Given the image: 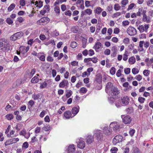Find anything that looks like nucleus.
<instances>
[{
	"label": "nucleus",
	"instance_id": "obj_1",
	"mask_svg": "<svg viewBox=\"0 0 153 153\" xmlns=\"http://www.w3.org/2000/svg\"><path fill=\"white\" fill-rule=\"evenodd\" d=\"M105 92L108 94L113 97H117L120 93V91L116 86L113 85L111 82H108L106 84L105 88Z\"/></svg>",
	"mask_w": 153,
	"mask_h": 153
},
{
	"label": "nucleus",
	"instance_id": "obj_2",
	"mask_svg": "<svg viewBox=\"0 0 153 153\" xmlns=\"http://www.w3.org/2000/svg\"><path fill=\"white\" fill-rule=\"evenodd\" d=\"M10 46L7 40L4 39H0V49L5 52H7L10 50Z\"/></svg>",
	"mask_w": 153,
	"mask_h": 153
},
{
	"label": "nucleus",
	"instance_id": "obj_3",
	"mask_svg": "<svg viewBox=\"0 0 153 153\" xmlns=\"http://www.w3.org/2000/svg\"><path fill=\"white\" fill-rule=\"evenodd\" d=\"M24 33L22 31H20L15 33L13 35L10 37V39L15 41L21 38L23 35Z\"/></svg>",
	"mask_w": 153,
	"mask_h": 153
},
{
	"label": "nucleus",
	"instance_id": "obj_4",
	"mask_svg": "<svg viewBox=\"0 0 153 153\" xmlns=\"http://www.w3.org/2000/svg\"><path fill=\"white\" fill-rule=\"evenodd\" d=\"M109 126L110 128H112L113 131L115 132L119 131L121 128L120 123L116 122L111 123L109 125Z\"/></svg>",
	"mask_w": 153,
	"mask_h": 153
},
{
	"label": "nucleus",
	"instance_id": "obj_5",
	"mask_svg": "<svg viewBox=\"0 0 153 153\" xmlns=\"http://www.w3.org/2000/svg\"><path fill=\"white\" fill-rule=\"evenodd\" d=\"M94 135L95 138L98 140H102L103 138V136L102 133V131L97 130L94 131Z\"/></svg>",
	"mask_w": 153,
	"mask_h": 153
},
{
	"label": "nucleus",
	"instance_id": "obj_6",
	"mask_svg": "<svg viewBox=\"0 0 153 153\" xmlns=\"http://www.w3.org/2000/svg\"><path fill=\"white\" fill-rule=\"evenodd\" d=\"M127 33L129 35L132 36L135 35L137 34V31L134 28L129 26L127 30Z\"/></svg>",
	"mask_w": 153,
	"mask_h": 153
},
{
	"label": "nucleus",
	"instance_id": "obj_7",
	"mask_svg": "<svg viewBox=\"0 0 153 153\" xmlns=\"http://www.w3.org/2000/svg\"><path fill=\"white\" fill-rule=\"evenodd\" d=\"M50 21V19L47 17H44L38 20L37 22V24L44 25L48 23Z\"/></svg>",
	"mask_w": 153,
	"mask_h": 153
},
{
	"label": "nucleus",
	"instance_id": "obj_8",
	"mask_svg": "<svg viewBox=\"0 0 153 153\" xmlns=\"http://www.w3.org/2000/svg\"><path fill=\"white\" fill-rule=\"evenodd\" d=\"M121 117L123 119V122L125 124H129L131 121L132 118L129 115H127L125 116L124 115H122Z\"/></svg>",
	"mask_w": 153,
	"mask_h": 153
},
{
	"label": "nucleus",
	"instance_id": "obj_9",
	"mask_svg": "<svg viewBox=\"0 0 153 153\" xmlns=\"http://www.w3.org/2000/svg\"><path fill=\"white\" fill-rule=\"evenodd\" d=\"M123 137L121 135H117L115 137L113 140V143L114 144L116 145L117 143L122 141Z\"/></svg>",
	"mask_w": 153,
	"mask_h": 153
},
{
	"label": "nucleus",
	"instance_id": "obj_10",
	"mask_svg": "<svg viewBox=\"0 0 153 153\" xmlns=\"http://www.w3.org/2000/svg\"><path fill=\"white\" fill-rule=\"evenodd\" d=\"M121 102L123 105H128L129 101V99L128 97L127 96H125L121 98Z\"/></svg>",
	"mask_w": 153,
	"mask_h": 153
},
{
	"label": "nucleus",
	"instance_id": "obj_11",
	"mask_svg": "<svg viewBox=\"0 0 153 153\" xmlns=\"http://www.w3.org/2000/svg\"><path fill=\"white\" fill-rule=\"evenodd\" d=\"M103 132L105 135L109 136L111 134V131L108 128V126L104 127L102 129Z\"/></svg>",
	"mask_w": 153,
	"mask_h": 153
},
{
	"label": "nucleus",
	"instance_id": "obj_12",
	"mask_svg": "<svg viewBox=\"0 0 153 153\" xmlns=\"http://www.w3.org/2000/svg\"><path fill=\"white\" fill-rule=\"evenodd\" d=\"M151 17L149 16H147L145 13L143 14L142 19L143 22H146L147 23H149L151 22Z\"/></svg>",
	"mask_w": 153,
	"mask_h": 153
},
{
	"label": "nucleus",
	"instance_id": "obj_13",
	"mask_svg": "<svg viewBox=\"0 0 153 153\" xmlns=\"http://www.w3.org/2000/svg\"><path fill=\"white\" fill-rule=\"evenodd\" d=\"M30 47L27 46V47H22L20 48V51L23 54L26 53L29 50Z\"/></svg>",
	"mask_w": 153,
	"mask_h": 153
},
{
	"label": "nucleus",
	"instance_id": "obj_14",
	"mask_svg": "<svg viewBox=\"0 0 153 153\" xmlns=\"http://www.w3.org/2000/svg\"><path fill=\"white\" fill-rule=\"evenodd\" d=\"M85 142L82 140H79V141L77 144L78 147L80 149H82L85 147Z\"/></svg>",
	"mask_w": 153,
	"mask_h": 153
},
{
	"label": "nucleus",
	"instance_id": "obj_15",
	"mask_svg": "<svg viewBox=\"0 0 153 153\" xmlns=\"http://www.w3.org/2000/svg\"><path fill=\"white\" fill-rule=\"evenodd\" d=\"M94 137L93 136L91 135H88L86 138V142L89 144H91L93 142Z\"/></svg>",
	"mask_w": 153,
	"mask_h": 153
},
{
	"label": "nucleus",
	"instance_id": "obj_16",
	"mask_svg": "<svg viewBox=\"0 0 153 153\" xmlns=\"http://www.w3.org/2000/svg\"><path fill=\"white\" fill-rule=\"evenodd\" d=\"M68 85V81L66 80H64L60 83L59 86V87L63 88L65 86H67Z\"/></svg>",
	"mask_w": 153,
	"mask_h": 153
},
{
	"label": "nucleus",
	"instance_id": "obj_17",
	"mask_svg": "<svg viewBox=\"0 0 153 153\" xmlns=\"http://www.w3.org/2000/svg\"><path fill=\"white\" fill-rule=\"evenodd\" d=\"M68 152L69 153H74L75 151V148L74 145H70L68 148Z\"/></svg>",
	"mask_w": 153,
	"mask_h": 153
},
{
	"label": "nucleus",
	"instance_id": "obj_18",
	"mask_svg": "<svg viewBox=\"0 0 153 153\" xmlns=\"http://www.w3.org/2000/svg\"><path fill=\"white\" fill-rule=\"evenodd\" d=\"M144 45V41H140L139 42V45L138 47V50L140 52L143 51H144L143 45Z\"/></svg>",
	"mask_w": 153,
	"mask_h": 153
},
{
	"label": "nucleus",
	"instance_id": "obj_19",
	"mask_svg": "<svg viewBox=\"0 0 153 153\" xmlns=\"http://www.w3.org/2000/svg\"><path fill=\"white\" fill-rule=\"evenodd\" d=\"M101 44L100 42H97L94 46L93 48L95 49V50L97 52L99 51L98 50L101 48Z\"/></svg>",
	"mask_w": 153,
	"mask_h": 153
},
{
	"label": "nucleus",
	"instance_id": "obj_20",
	"mask_svg": "<svg viewBox=\"0 0 153 153\" xmlns=\"http://www.w3.org/2000/svg\"><path fill=\"white\" fill-rule=\"evenodd\" d=\"M79 106L73 108L71 110L72 114L74 115V116L76 115L79 111Z\"/></svg>",
	"mask_w": 153,
	"mask_h": 153
},
{
	"label": "nucleus",
	"instance_id": "obj_21",
	"mask_svg": "<svg viewBox=\"0 0 153 153\" xmlns=\"http://www.w3.org/2000/svg\"><path fill=\"white\" fill-rule=\"evenodd\" d=\"M71 115V114L70 111H66L64 113V116L66 119H69Z\"/></svg>",
	"mask_w": 153,
	"mask_h": 153
},
{
	"label": "nucleus",
	"instance_id": "obj_22",
	"mask_svg": "<svg viewBox=\"0 0 153 153\" xmlns=\"http://www.w3.org/2000/svg\"><path fill=\"white\" fill-rule=\"evenodd\" d=\"M135 62V59L134 56H132L129 58L128 62L130 64L132 65Z\"/></svg>",
	"mask_w": 153,
	"mask_h": 153
},
{
	"label": "nucleus",
	"instance_id": "obj_23",
	"mask_svg": "<svg viewBox=\"0 0 153 153\" xmlns=\"http://www.w3.org/2000/svg\"><path fill=\"white\" fill-rule=\"evenodd\" d=\"M15 132V131L14 130H11L10 132V134H8L7 135V136L8 137H16V135H14L13 136H12V135H13Z\"/></svg>",
	"mask_w": 153,
	"mask_h": 153
},
{
	"label": "nucleus",
	"instance_id": "obj_24",
	"mask_svg": "<svg viewBox=\"0 0 153 153\" xmlns=\"http://www.w3.org/2000/svg\"><path fill=\"white\" fill-rule=\"evenodd\" d=\"M15 5L14 4H12L8 8L7 10L9 12H10L13 10L15 7Z\"/></svg>",
	"mask_w": 153,
	"mask_h": 153
},
{
	"label": "nucleus",
	"instance_id": "obj_25",
	"mask_svg": "<svg viewBox=\"0 0 153 153\" xmlns=\"http://www.w3.org/2000/svg\"><path fill=\"white\" fill-rule=\"evenodd\" d=\"M39 79L36 76H34L31 79V82L32 83H36L39 81Z\"/></svg>",
	"mask_w": 153,
	"mask_h": 153
},
{
	"label": "nucleus",
	"instance_id": "obj_26",
	"mask_svg": "<svg viewBox=\"0 0 153 153\" xmlns=\"http://www.w3.org/2000/svg\"><path fill=\"white\" fill-rule=\"evenodd\" d=\"M37 4V7H38L39 8H40L42 7L43 6L42 2L41 1H40L39 2L37 1H36L35 2V5Z\"/></svg>",
	"mask_w": 153,
	"mask_h": 153
},
{
	"label": "nucleus",
	"instance_id": "obj_27",
	"mask_svg": "<svg viewBox=\"0 0 153 153\" xmlns=\"http://www.w3.org/2000/svg\"><path fill=\"white\" fill-rule=\"evenodd\" d=\"M41 131V128L39 127H36L35 130V133L36 136H37L38 134Z\"/></svg>",
	"mask_w": 153,
	"mask_h": 153
},
{
	"label": "nucleus",
	"instance_id": "obj_28",
	"mask_svg": "<svg viewBox=\"0 0 153 153\" xmlns=\"http://www.w3.org/2000/svg\"><path fill=\"white\" fill-rule=\"evenodd\" d=\"M6 22L9 25H12L13 23V20L10 18H7L6 20Z\"/></svg>",
	"mask_w": 153,
	"mask_h": 153
},
{
	"label": "nucleus",
	"instance_id": "obj_29",
	"mask_svg": "<svg viewBox=\"0 0 153 153\" xmlns=\"http://www.w3.org/2000/svg\"><path fill=\"white\" fill-rule=\"evenodd\" d=\"M6 117L7 120H10L13 118V116L12 114H10L6 115Z\"/></svg>",
	"mask_w": 153,
	"mask_h": 153
},
{
	"label": "nucleus",
	"instance_id": "obj_30",
	"mask_svg": "<svg viewBox=\"0 0 153 153\" xmlns=\"http://www.w3.org/2000/svg\"><path fill=\"white\" fill-rule=\"evenodd\" d=\"M13 144L12 139L8 140L5 142L4 144L6 146Z\"/></svg>",
	"mask_w": 153,
	"mask_h": 153
},
{
	"label": "nucleus",
	"instance_id": "obj_31",
	"mask_svg": "<svg viewBox=\"0 0 153 153\" xmlns=\"http://www.w3.org/2000/svg\"><path fill=\"white\" fill-rule=\"evenodd\" d=\"M115 68L114 67H112L110 71V74L112 75H114L115 73Z\"/></svg>",
	"mask_w": 153,
	"mask_h": 153
},
{
	"label": "nucleus",
	"instance_id": "obj_32",
	"mask_svg": "<svg viewBox=\"0 0 153 153\" xmlns=\"http://www.w3.org/2000/svg\"><path fill=\"white\" fill-rule=\"evenodd\" d=\"M42 129L45 131H48L51 130L50 126L49 125L44 126Z\"/></svg>",
	"mask_w": 153,
	"mask_h": 153
},
{
	"label": "nucleus",
	"instance_id": "obj_33",
	"mask_svg": "<svg viewBox=\"0 0 153 153\" xmlns=\"http://www.w3.org/2000/svg\"><path fill=\"white\" fill-rule=\"evenodd\" d=\"M39 97V94H33L32 95V98L34 100H38Z\"/></svg>",
	"mask_w": 153,
	"mask_h": 153
},
{
	"label": "nucleus",
	"instance_id": "obj_34",
	"mask_svg": "<svg viewBox=\"0 0 153 153\" xmlns=\"http://www.w3.org/2000/svg\"><path fill=\"white\" fill-rule=\"evenodd\" d=\"M135 4L134 3L131 4L128 6V7L127 8V10L129 11L130 10H131L134 7Z\"/></svg>",
	"mask_w": 153,
	"mask_h": 153
},
{
	"label": "nucleus",
	"instance_id": "obj_35",
	"mask_svg": "<svg viewBox=\"0 0 153 153\" xmlns=\"http://www.w3.org/2000/svg\"><path fill=\"white\" fill-rule=\"evenodd\" d=\"M127 51H126L123 55V60L124 61H126L128 59V56L127 54Z\"/></svg>",
	"mask_w": 153,
	"mask_h": 153
},
{
	"label": "nucleus",
	"instance_id": "obj_36",
	"mask_svg": "<svg viewBox=\"0 0 153 153\" xmlns=\"http://www.w3.org/2000/svg\"><path fill=\"white\" fill-rule=\"evenodd\" d=\"M132 72L134 74H136L139 72V71L137 68H134L132 69Z\"/></svg>",
	"mask_w": 153,
	"mask_h": 153
},
{
	"label": "nucleus",
	"instance_id": "obj_37",
	"mask_svg": "<svg viewBox=\"0 0 153 153\" xmlns=\"http://www.w3.org/2000/svg\"><path fill=\"white\" fill-rule=\"evenodd\" d=\"M73 92L71 90L69 91L67 93L66 95V97L67 98L70 97L72 95Z\"/></svg>",
	"mask_w": 153,
	"mask_h": 153
},
{
	"label": "nucleus",
	"instance_id": "obj_38",
	"mask_svg": "<svg viewBox=\"0 0 153 153\" xmlns=\"http://www.w3.org/2000/svg\"><path fill=\"white\" fill-rule=\"evenodd\" d=\"M121 7L118 4H115L114 6V9L116 11H118L120 9Z\"/></svg>",
	"mask_w": 153,
	"mask_h": 153
},
{
	"label": "nucleus",
	"instance_id": "obj_39",
	"mask_svg": "<svg viewBox=\"0 0 153 153\" xmlns=\"http://www.w3.org/2000/svg\"><path fill=\"white\" fill-rule=\"evenodd\" d=\"M77 46V43L75 42H71L70 44L71 47L72 48H76Z\"/></svg>",
	"mask_w": 153,
	"mask_h": 153
},
{
	"label": "nucleus",
	"instance_id": "obj_40",
	"mask_svg": "<svg viewBox=\"0 0 153 153\" xmlns=\"http://www.w3.org/2000/svg\"><path fill=\"white\" fill-rule=\"evenodd\" d=\"M47 85V83L45 82H44L41 84V85L40 86V88H44L46 87Z\"/></svg>",
	"mask_w": 153,
	"mask_h": 153
},
{
	"label": "nucleus",
	"instance_id": "obj_41",
	"mask_svg": "<svg viewBox=\"0 0 153 153\" xmlns=\"http://www.w3.org/2000/svg\"><path fill=\"white\" fill-rule=\"evenodd\" d=\"M128 0H123L121 2V4L123 6V7H124V6H125L128 3Z\"/></svg>",
	"mask_w": 153,
	"mask_h": 153
},
{
	"label": "nucleus",
	"instance_id": "obj_42",
	"mask_svg": "<svg viewBox=\"0 0 153 153\" xmlns=\"http://www.w3.org/2000/svg\"><path fill=\"white\" fill-rule=\"evenodd\" d=\"M138 29L141 33L143 32L144 31V27L143 25H140Z\"/></svg>",
	"mask_w": 153,
	"mask_h": 153
},
{
	"label": "nucleus",
	"instance_id": "obj_43",
	"mask_svg": "<svg viewBox=\"0 0 153 153\" xmlns=\"http://www.w3.org/2000/svg\"><path fill=\"white\" fill-rule=\"evenodd\" d=\"M145 99L142 97H139L138 99V101L141 103H143L144 102Z\"/></svg>",
	"mask_w": 153,
	"mask_h": 153
},
{
	"label": "nucleus",
	"instance_id": "obj_44",
	"mask_svg": "<svg viewBox=\"0 0 153 153\" xmlns=\"http://www.w3.org/2000/svg\"><path fill=\"white\" fill-rule=\"evenodd\" d=\"M87 91V89L84 87H82L80 89V92L83 94L85 93Z\"/></svg>",
	"mask_w": 153,
	"mask_h": 153
},
{
	"label": "nucleus",
	"instance_id": "obj_45",
	"mask_svg": "<svg viewBox=\"0 0 153 153\" xmlns=\"http://www.w3.org/2000/svg\"><path fill=\"white\" fill-rule=\"evenodd\" d=\"M102 10L101 9V8L100 7H98L96 8L95 11L96 13L97 14H99L101 13Z\"/></svg>",
	"mask_w": 153,
	"mask_h": 153
},
{
	"label": "nucleus",
	"instance_id": "obj_46",
	"mask_svg": "<svg viewBox=\"0 0 153 153\" xmlns=\"http://www.w3.org/2000/svg\"><path fill=\"white\" fill-rule=\"evenodd\" d=\"M150 72L149 70H146L143 71V74L145 76H147L149 75Z\"/></svg>",
	"mask_w": 153,
	"mask_h": 153
},
{
	"label": "nucleus",
	"instance_id": "obj_47",
	"mask_svg": "<svg viewBox=\"0 0 153 153\" xmlns=\"http://www.w3.org/2000/svg\"><path fill=\"white\" fill-rule=\"evenodd\" d=\"M35 69L33 68L31 70V71L29 75V76H30V78L31 77L33 76V74L35 73Z\"/></svg>",
	"mask_w": 153,
	"mask_h": 153
},
{
	"label": "nucleus",
	"instance_id": "obj_48",
	"mask_svg": "<svg viewBox=\"0 0 153 153\" xmlns=\"http://www.w3.org/2000/svg\"><path fill=\"white\" fill-rule=\"evenodd\" d=\"M123 43L126 44H128L129 42V39L128 38H126L123 39Z\"/></svg>",
	"mask_w": 153,
	"mask_h": 153
},
{
	"label": "nucleus",
	"instance_id": "obj_49",
	"mask_svg": "<svg viewBox=\"0 0 153 153\" xmlns=\"http://www.w3.org/2000/svg\"><path fill=\"white\" fill-rule=\"evenodd\" d=\"M86 43H87V40L85 39H83L82 40V47L83 48H85L86 47Z\"/></svg>",
	"mask_w": 153,
	"mask_h": 153
},
{
	"label": "nucleus",
	"instance_id": "obj_50",
	"mask_svg": "<svg viewBox=\"0 0 153 153\" xmlns=\"http://www.w3.org/2000/svg\"><path fill=\"white\" fill-rule=\"evenodd\" d=\"M133 152L134 153H141L138 149L136 147L134 148L133 149Z\"/></svg>",
	"mask_w": 153,
	"mask_h": 153
},
{
	"label": "nucleus",
	"instance_id": "obj_51",
	"mask_svg": "<svg viewBox=\"0 0 153 153\" xmlns=\"http://www.w3.org/2000/svg\"><path fill=\"white\" fill-rule=\"evenodd\" d=\"M17 20L20 23H22L24 21V19L21 16L18 17L17 19Z\"/></svg>",
	"mask_w": 153,
	"mask_h": 153
},
{
	"label": "nucleus",
	"instance_id": "obj_52",
	"mask_svg": "<svg viewBox=\"0 0 153 153\" xmlns=\"http://www.w3.org/2000/svg\"><path fill=\"white\" fill-rule=\"evenodd\" d=\"M115 105L118 108L120 107L122 105L121 103L119 101H117L116 102Z\"/></svg>",
	"mask_w": 153,
	"mask_h": 153
},
{
	"label": "nucleus",
	"instance_id": "obj_53",
	"mask_svg": "<svg viewBox=\"0 0 153 153\" xmlns=\"http://www.w3.org/2000/svg\"><path fill=\"white\" fill-rule=\"evenodd\" d=\"M43 9L45 12L47 13L50 10L49 7L48 5H45Z\"/></svg>",
	"mask_w": 153,
	"mask_h": 153
},
{
	"label": "nucleus",
	"instance_id": "obj_54",
	"mask_svg": "<svg viewBox=\"0 0 153 153\" xmlns=\"http://www.w3.org/2000/svg\"><path fill=\"white\" fill-rule=\"evenodd\" d=\"M54 11L57 14H59L60 13V9L57 6H56L54 9Z\"/></svg>",
	"mask_w": 153,
	"mask_h": 153
},
{
	"label": "nucleus",
	"instance_id": "obj_55",
	"mask_svg": "<svg viewBox=\"0 0 153 153\" xmlns=\"http://www.w3.org/2000/svg\"><path fill=\"white\" fill-rule=\"evenodd\" d=\"M150 45V43L148 41H146L145 42H144V47L146 48H148Z\"/></svg>",
	"mask_w": 153,
	"mask_h": 153
},
{
	"label": "nucleus",
	"instance_id": "obj_56",
	"mask_svg": "<svg viewBox=\"0 0 153 153\" xmlns=\"http://www.w3.org/2000/svg\"><path fill=\"white\" fill-rule=\"evenodd\" d=\"M117 150L118 149L116 147L112 148L111 150V153H117Z\"/></svg>",
	"mask_w": 153,
	"mask_h": 153
},
{
	"label": "nucleus",
	"instance_id": "obj_57",
	"mask_svg": "<svg viewBox=\"0 0 153 153\" xmlns=\"http://www.w3.org/2000/svg\"><path fill=\"white\" fill-rule=\"evenodd\" d=\"M85 12L88 15H90L92 13V11L90 9H87L85 10Z\"/></svg>",
	"mask_w": 153,
	"mask_h": 153
},
{
	"label": "nucleus",
	"instance_id": "obj_58",
	"mask_svg": "<svg viewBox=\"0 0 153 153\" xmlns=\"http://www.w3.org/2000/svg\"><path fill=\"white\" fill-rule=\"evenodd\" d=\"M122 24L123 26H126L129 25V22L127 20L124 21L122 22Z\"/></svg>",
	"mask_w": 153,
	"mask_h": 153
},
{
	"label": "nucleus",
	"instance_id": "obj_59",
	"mask_svg": "<svg viewBox=\"0 0 153 153\" xmlns=\"http://www.w3.org/2000/svg\"><path fill=\"white\" fill-rule=\"evenodd\" d=\"M122 71V70L120 69H119L117 71L116 74V75L117 77H119L121 76Z\"/></svg>",
	"mask_w": 153,
	"mask_h": 153
},
{
	"label": "nucleus",
	"instance_id": "obj_60",
	"mask_svg": "<svg viewBox=\"0 0 153 153\" xmlns=\"http://www.w3.org/2000/svg\"><path fill=\"white\" fill-rule=\"evenodd\" d=\"M135 130L133 129H130V130L129 131V133L131 137H132L133 135H134V134L135 133Z\"/></svg>",
	"mask_w": 153,
	"mask_h": 153
},
{
	"label": "nucleus",
	"instance_id": "obj_61",
	"mask_svg": "<svg viewBox=\"0 0 153 153\" xmlns=\"http://www.w3.org/2000/svg\"><path fill=\"white\" fill-rule=\"evenodd\" d=\"M130 68H125L124 69V72L127 74H128L130 73Z\"/></svg>",
	"mask_w": 153,
	"mask_h": 153
},
{
	"label": "nucleus",
	"instance_id": "obj_62",
	"mask_svg": "<svg viewBox=\"0 0 153 153\" xmlns=\"http://www.w3.org/2000/svg\"><path fill=\"white\" fill-rule=\"evenodd\" d=\"M104 53L105 55H109L110 53V50L109 49H106Z\"/></svg>",
	"mask_w": 153,
	"mask_h": 153
},
{
	"label": "nucleus",
	"instance_id": "obj_63",
	"mask_svg": "<svg viewBox=\"0 0 153 153\" xmlns=\"http://www.w3.org/2000/svg\"><path fill=\"white\" fill-rule=\"evenodd\" d=\"M20 4L22 6H24L25 4V0H21L19 1Z\"/></svg>",
	"mask_w": 153,
	"mask_h": 153
},
{
	"label": "nucleus",
	"instance_id": "obj_64",
	"mask_svg": "<svg viewBox=\"0 0 153 153\" xmlns=\"http://www.w3.org/2000/svg\"><path fill=\"white\" fill-rule=\"evenodd\" d=\"M135 78L137 81H140L142 79V77L140 75H138L136 76Z\"/></svg>",
	"mask_w": 153,
	"mask_h": 153
}]
</instances>
